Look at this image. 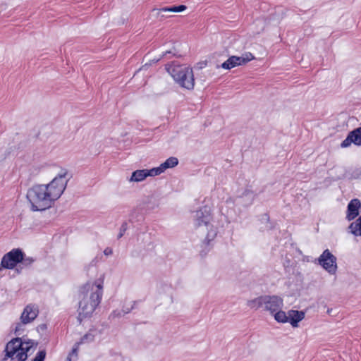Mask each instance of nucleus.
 I'll list each match as a JSON object with an SVG mask.
<instances>
[{
    "instance_id": "7c9ffc66",
    "label": "nucleus",
    "mask_w": 361,
    "mask_h": 361,
    "mask_svg": "<svg viewBox=\"0 0 361 361\" xmlns=\"http://www.w3.org/2000/svg\"><path fill=\"white\" fill-rule=\"evenodd\" d=\"M168 53H171V51H166V52L163 54V56H166V54H168Z\"/></svg>"
},
{
    "instance_id": "f3484780",
    "label": "nucleus",
    "mask_w": 361,
    "mask_h": 361,
    "mask_svg": "<svg viewBox=\"0 0 361 361\" xmlns=\"http://www.w3.org/2000/svg\"><path fill=\"white\" fill-rule=\"evenodd\" d=\"M264 295L257 297L256 298L250 300L247 302V305L253 310H258L259 308L264 309Z\"/></svg>"
},
{
    "instance_id": "ddd939ff",
    "label": "nucleus",
    "mask_w": 361,
    "mask_h": 361,
    "mask_svg": "<svg viewBox=\"0 0 361 361\" xmlns=\"http://www.w3.org/2000/svg\"><path fill=\"white\" fill-rule=\"evenodd\" d=\"M361 207V202L358 199L352 200L348 204L346 218L350 221L359 214V210Z\"/></svg>"
},
{
    "instance_id": "4be33fe9",
    "label": "nucleus",
    "mask_w": 361,
    "mask_h": 361,
    "mask_svg": "<svg viewBox=\"0 0 361 361\" xmlns=\"http://www.w3.org/2000/svg\"><path fill=\"white\" fill-rule=\"evenodd\" d=\"M170 290H171V288L169 286H166V285H161L160 286L158 287V292L159 293H161L165 292V291L167 292V291H169Z\"/></svg>"
},
{
    "instance_id": "2eb2a0df",
    "label": "nucleus",
    "mask_w": 361,
    "mask_h": 361,
    "mask_svg": "<svg viewBox=\"0 0 361 361\" xmlns=\"http://www.w3.org/2000/svg\"><path fill=\"white\" fill-rule=\"evenodd\" d=\"M178 160L176 157H170L167 159L164 163H162L159 166L155 167L156 171H154V172L159 175L167 169L175 167L178 165Z\"/></svg>"
},
{
    "instance_id": "0eeeda50",
    "label": "nucleus",
    "mask_w": 361,
    "mask_h": 361,
    "mask_svg": "<svg viewBox=\"0 0 361 361\" xmlns=\"http://www.w3.org/2000/svg\"><path fill=\"white\" fill-rule=\"evenodd\" d=\"M318 263L329 274H335L337 271L336 257L328 250H325L318 258Z\"/></svg>"
},
{
    "instance_id": "7ed1b4c3",
    "label": "nucleus",
    "mask_w": 361,
    "mask_h": 361,
    "mask_svg": "<svg viewBox=\"0 0 361 361\" xmlns=\"http://www.w3.org/2000/svg\"><path fill=\"white\" fill-rule=\"evenodd\" d=\"M166 70L181 87L188 90L194 88V75L190 66L172 63L166 66Z\"/></svg>"
},
{
    "instance_id": "b1692460",
    "label": "nucleus",
    "mask_w": 361,
    "mask_h": 361,
    "mask_svg": "<svg viewBox=\"0 0 361 361\" xmlns=\"http://www.w3.org/2000/svg\"><path fill=\"white\" fill-rule=\"evenodd\" d=\"M78 350V345L76 347H75L73 350H72V353L68 355L67 360L68 361H71V357L73 356L74 355H76V351Z\"/></svg>"
},
{
    "instance_id": "393cba45",
    "label": "nucleus",
    "mask_w": 361,
    "mask_h": 361,
    "mask_svg": "<svg viewBox=\"0 0 361 361\" xmlns=\"http://www.w3.org/2000/svg\"><path fill=\"white\" fill-rule=\"evenodd\" d=\"M129 180H130V182L135 181V171H133V172L132 173L131 177H130V178L129 179Z\"/></svg>"
},
{
    "instance_id": "a878e982",
    "label": "nucleus",
    "mask_w": 361,
    "mask_h": 361,
    "mask_svg": "<svg viewBox=\"0 0 361 361\" xmlns=\"http://www.w3.org/2000/svg\"><path fill=\"white\" fill-rule=\"evenodd\" d=\"M20 327H21V324H18L16 327V329H15L16 333H17V332H18V331H20L21 330Z\"/></svg>"
},
{
    "instance_id": "f8f14e48",
    "label": "nucleus",
    "mask_w": 361,
    "mask_h": 361,
    "mask_svg": "<svg viewBox=\"0 0 361 361\" xmlns=\"http://www.w3.org/2000/svg\"><path fill=\"white\" fill-rule=\"evenodd\" d=\"M38 310L35 306L27 305L23 310L20 320L23 324L32 322L37 316Z\"/></svg>"
},
{
    "instance_id": "6ab92c4d",
    "label": "nucleus",
    "mask_w": 361,
    "mask_h": 361,
    "mask_svg": "<svg viewBox=\"0 0 361 361\" xmlns=\"http://www.w3.org/2000/svg\"><path fill=\"white\" fill-rule=\"evenodd\" d=\"M348 232L355 236H361V227H348Z\"/></svg>"
},
{
    "instance_id": "2f4dec72",
    "label": "nucleus",
    "mask_w": 361,
    "mask_h": 361,
    "mask_svg": "<svg viewBox=\"0 0 361 361\" xmlns=\"http://www.w3.org/2000/svg\"><path fill=\"white\" fill-rule=\"evenodd\" d=\"M166 13H164V18H166L167 16L166 15Z\"/></svg>"
},
{
    "instance_id": "cd10ccee",
    "label": "nucleus",
    "mask_w": 361,
    "mask_h": 361,
    "mask_svg": "<svg viewBox=\"0 0 361 361\" xmlns=\"http://www.w3.org/2000/svg\"><path fill=\"white\" fill-rule=\"evenodd\" d=\"M263 218H264V219L265 220V221H264V224L268 223V221H269V217H268V216H267V214H264V215H263Z\"/></svg>"
},
{
    "instance_id": "9d476101",
    "label": "nucleus",
    "mask_w": 361,
    "mask_h": 361,
    "mask_svg": "<svg viewBox=\"0 0 361 361\" xmlns=\"http://www.w3.org/2000/svg\"><path fill=\"white\" fill-rule=\"evenodd\" d=\"M193 217L198 226H207L212 221V208L207 205L204 206L195 212Z\"/></svg>"
},
{
    "instance_id": "f257e3e1",
    "label": "nucleus",
    "mask_w": 361,
    "mask_h": 361,
    "mask_svg": "<svg viewBox=\"0 0 361 361\" xmlns=\"http://www.w3.org/2000/svg\"><path fill=\"white\" fill-rule=\"evenodd\" d=\"M67 171L63 169L48 184L36 185L28 190L27 198L32 211L49 209L64 192L68 179Z\"/></svg>"
},
{
    "instance_id": "9b49d317",
    "label": "nucleus",
    "mask_w": 361,
    "mask_h": 361,
    "mask_svg": "<svg viewBox=\"0 0 361 361\" xmlns=\"http://www.w3.org/2000/svg\"><path fill=\"white\" fill-rule=\"evenodd\" d=\"M353 143L355 145H361V126L350 132L347 137L341 142V147L346 148Z\"/></svg>"
},
{
    "instance_id": "aec40b11",
    "label": "nucleus",
    "mask_w": 361,
    "mask_h": 361,
    "mask_svg": "<svg viewBox=\"0 0 361 361\" xmlns=\"http://www.w3.org/2000/svg\"><path fill=\"white\" fill-rule=\"evenodd\" d=\"M216 227H209V230L207 231V240L210 241L214 238L216 235Z\"/></svg>"
},
{
    "instance_id": "5701e85b",
    "label": "nucleus",
    "mask_w": 361,
    "mask_h": 361,
    "mask_svg": "<svg viewBox=\"0 0 361 361\" xmlns=\"http://www.w3.org/2000/svg\"><path fill=\"white\" fill-rule=\"evenodd\" d=\"M113 253V250L110 247H106L104 250V254L106 255V256H109L111 255H112Z\"/></svg>"
},
{
    "instance_id": "423d86ee",
    "label": "nucleus",
    "mask_w": 361,
    "mask_h": 361,
    "mask_svg": "<svg viewBox=\"0 0 361 361\" xmlns=\"http://www.w3.org/2000/svg\"><path fill=\"white\" fill-rule=\"evenodd\" d=\"M279 323H289L293 328H298L299 323L305 317V312L290 310L278 315Z\"/></svg>"
},
{
    "instance_id": "1a4fd4ad",
    "label": "nucleus",
    "mask_w": 361,
    "mask_h": 361,
    "mask_svg": "<svg viewBox=\"0 0 361 361\" xmlns=\"http://www.w3.org/2000/svg\"><path fill=\"white\" fill-rule=\"evenodd\" d=\"M23 259V253L19 249H14L6 254L1 260V266L6 269H13Z\"/></svg>"
},
{
    "instance_id": "c85d7f7f",
    "label": "nucleus",
    "mask_w": 361,
    "mask_h": 361,
    "mask_svg": "<svg viewBox=\"0 0 361 361\" xmlns=\"http://www.w3.org/2000/svg\"><path fill=\"white\" fill-rule=\"evenodd\" d=\"M124 231H125V229H123V231L119 233V235L118 236V238L123 235Z\"/></svg>"
},
{
    "instance_id": "bb28decb",
    "label": "nucleus",
    "mask_w": 361,
    "mask_h": 361,
    "mask_svg": "<svg viewBox=\"0 0 361 361\" xmlns=\"http://www.w3.org/2000/svg\"><path fill=\"white\" fill-rule=\"evenodd\" d=\"M355 226H361V216L357 219Z\"/></svg>"
},
{
    "instance_id": "6e6552de",
    "label": "nucleus",
    "mask_w": 361,
    "mask_h": 361,
    "mask_svg": "<svg viewBox=\"0 0 361 361\" xmlns=\"http://www.w3.org/2000/svg\"><path fill=\"white\" fill-rule=\"evenodd\" d=\"M254 59V56L250 52L245 53L241 56H232L224 62L221 66L224 69L230 70L235 66L245 65Z\"/></svg>"
},
{
    "instance_id": "473e14b6",
    "label": "nucleus",
    "mask_w": 361,
    "mask_h": 361,
    "mask_svg": "<svg viewBox=\"0 0 361 361\" xmlns=\"http://www.w3.org/2000/svg\"><path fill=\"white\" fill-rule=\"evenodd\" d=\"M327 312H328L329 314H330V313L331 312V310H327Z\"/></svg>"
},
{
    "instance_id": "412c9836",
    "label": "nucleus",
    "mask_w": 361,
    "mask_h": 361,
    "mask_svg": "<svg viewBox=\"0 0 361 361\" xmlns=\"http://www.w3.org/2000/svg\"><path fill=\"white\" fill-rule=\"evenodd\" d=\"M46 353L44 350L39 351L32 361H43L45 358Z\"/></svg>"
},
{
    "instance_id": "dca6fc26",
    "label": "nucleus",
    "mask_w": 361,
    "mask_h": 361,
    "mask_svg": "<svg viewBox=\"0 0 361 361\" xmlns=\"http://www.w3.org/2000/svg\"><path fill=\"white\" fill-rule=\"evenodd\" d=\"M154 171H156L155 168H152L149 170H137V182L142 181L148 176L153 177L158 176V173H155Z\"/></svg>"
},
{
    "instance_id": "a211bd4d",
    "label": "nucleus",
    "mask_w": 361,
    "mask_h": 361,
    "mask_svg": "<svg viewBox=\"0 0 361 361\" xmlns=\"http://www.w3.org/2000/svg\"><path fill=\"white\" fill-rule=\"evenodd\" d=\"M255 198V195L252 192L247 191L240 197V204H244L245 206L250 205Z\"/></svg>"
},
{
    "instance_id": "20e7f679",
    "label": "nucleus",
    "mask_w": 361,
    "mask_h": 361,
    "mask_svg": "<svg viewBox=\"0 0 361 361\" xmlns=\"http://www.w3.org/2000/svg\"><path fill=\"white\" fill-rule=\"evenodd\" d=\"M33 342H23L20 338H14L6 346V356L11 361H25L32 350Z\"/></svg>"
},
{
    "instance_id": "39448f33",
    "label": "nucleus",
    "mask_w": 361,
    "mask_h": 361,
    "mask_svg": "<svg viewBox=\"0 0 361 361\" xmlns=\"http://www.w3.org/2000/svg\"><path fill=\"white\" fill-rule=\"evenodd\" d=\"M283 300L276 295H264V310L268 312L278 322V315L283 313Z\"/></svg>"
},
{
    "instance_id": "f03ea898",
    "label": "nucleus",
    "mask_w": 361,
    "mask_h": 361,
    "mask_svg": "<svg viewBox=\"0 0 361 361\" xmlns=\"http://www.w3.org/2000/svg\"><path fill=\"white\" fill-rule=\"evenodd\" d=\"M103 288V280L90 281L79 290L78 317L80 320L92 316L99 305Z\"/></svg>"
},
{
    "instance_id": "4468645a",
    "label": "nucleus",
    "mask_w": 361,
    "mask_h": 361,
    "mask_svg": "<svg viewBox=\"0 0 361 361\" xmlns=\"http://www.w3.org/2000/svg\"><path fill=\"white\" fill-rule=\"evenodd\" d=\"M187 7L185 5L173 6L171 7H164L161 8L154 9L157 18L164 19V13H179L184 11Z\"/></svg>"
},
{
    "instance_id": "c756f323",
    "label": "nucleus",
    "mask_w": 361,
    "mask_h": 361,
    "mask_svg": "<svg viewBox=\"0 0 361 361\" xmlns=\"http://www.w3.org/2000/svg\"><path fill=\"white\" fill-rule=\"evenodd\" d=\"M89 335L87 334L84 336L83 339H88Z\"/></svg>"
}]
</instances>
